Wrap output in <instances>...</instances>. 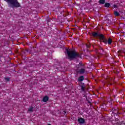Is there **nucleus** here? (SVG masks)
<instances>
[{
	"mask_svg": "<svg viewBox=\"0 0 125 125\" xmlns=\"http://www.w3.org/2000/svg\"><path fill=\"white\" fill-rule=\"evenodd\" d=\"M66 51L68 59H70V60H73V59H76L77 57H79V53H77L76 50L66 49Z\"/></svg>",
	"mask_w": 125,
	"mask_h": 125,
	"instance_id": "f257e3e1",
	"label": "nucleus"
},
{
	"mask_svg": "<svg viewBox=\"0 0 125 125\" xmlns=\"http://www.w3.org/2000/svg\"><path fill=\"white\" fill-rule=\"evenodd\" d=\"M91 35L94 38H99L101 42H103L104 43H107V39L103 34L100 33L99 31L92 32Z\"/></svg>",
	"mask_w": 125,
	"mask_h": 125,
	"instance_id": "f03ea898",
	"label": "nucleus"
},
{
	"mask_svg": "<svg viewBox=\"0 0 125 125\" xmlns=\"http://www.w3.org/2000/svg\"><path fill=\"white\" fill-rule=\"evenodd\" d=\"M6 2L9 4L10 6L12 8H18L21 7V4H20L18 0H4Z\"/></svg>",
	"mask_w": 125,
	"mask_h": 125,
	"instance_id": "7ed1b4c3",
	"label": "nucleus"
},
{
	"mask_svg": "<svg viewBox=\"0 0 125 125\" xmlns=\"http://www.w3.org/2000/svg\"><path fill=\"white\" fill-rule=\"evenodd\" d=\"M85 73V65L80 61L79 63V75H83Z\"/></svg>",
	"mask_w": 125,
	"mask_h": 125,
	"instance_id": "20e7f679",
	"label": "nucleus"
},
{
	"mask_svg": "<svg viewBox=\"0 0 125 125\" xmlns=\"http://www.w3.org/2000/svg\"><path fill=\"white\" fill-rule=\"evenodd\" d=\"M86 122H85V119L83 118H79V124L80 125H86Z\"/></svg>",
	"mask_w": 125,
	"mask_h": 125,
	"instance_id": "39448f33",
	"label": "nucleus"
},
{
	"mask_svg": "<svg viewBox=\"0 0 125 125\" xmlns=\"http://www.w3.org/2000/svg\"><path fill=\"white\" fill-rule=\"evenodd\" d=\"M79 85L81 87V90H82V91H83V92H85L86 87L84 83H80V84H79Z\"/></svg>",
	"mask_w": 125,
	"mask_h": 125,
	"instance_id": "423d86ee",
	"label": "nucleus"
},
{
	"mask_svg": "<svg viewBox=\"0 0 125 125\" xmlns=\"http://www.w3.org/2000/svg\"><path fill=\"white\" fill-rule=\"evenodd\" d=\"M112 114L115 116L116 115V116H118V115H121L122 114V113L119 112V110L116 109L115 108H112Z\"/></svg>",
	"mask_w": 125,
	"mask_h": 125,
	"instance_id": "0eeeda50",
	"label": "nucleus"
},
{
	"mask_svg": "<svg viewBox=\"0 0 125 125\" xmlns=\"http://www.w3.org/2000/svg\"><path fill=\"white\" fill-rule=\"evenodd\" d=\"M83 80H84V77H83V76H79V84H80V83H83L82 82H83Z\"/></svg>",
	"mask_w": 125,
	"mask_h": 125,
	"instance_id": "6e6552de",
	"label": "nucleus"
},
{
	"mask_svg": "<svg viewBox=\"0 0 125 125\" xmlns=\"http://www.w3.org/2000/svg\"><path fill=\"white\" fill-rule=\"evenodd\" d=\"M48 99H49V98L47 96H45L43 97L42 101L43 102H47L48 101Z\"/></svg>",
	"mask_w": 125,
	"mask_h": 125,
	"instance_id": "1a4fd4ad",
	"label": "nucleus"
},
{
	"mask_svg": "<svg viewBox=\"0 0 125 125\" xmlns=\"http://www.w3.org/2000/svg\"><path fill=\"white\" fill-rule=\"evenodd\" d=\"M100 52L99 53V55H102V54H104V50L101 47L99 48Z\"/></svg>",
	"mask_w": 125,
	"mask_h": 125,
	"instance_id": "9d476101",
	"label": "nucleus"
},
{
	"mask_svg": "<svg viewBox=\"0 0 125 125\" xmlns=\"http://www.w3.org/2000/svg\"><path fill=\"white\" fill-rule=\"evenodd\" d=\"M116 116H117V117H115V120H114V122L115 123L120 122V116H119V115H116Z\"/></svg>",
	"mask_w": 125,
	"mask_h": 125,
	"instance_id": "9b49d317",
	"label": "nucleus"
},
{
	"mask_svg": "<svg viewBox=\"0 0 125 125\" xmlns=\"http://www.w3.org/2000/svg\"><path fill=\"white\" fill-rule=\"evenodd\" d=\"M104 7L109 8V7H111V4H110V3L106 2L104 4Z\"/></svg>",
	"mask_w": 125,
	"mask_h": 125,
	"instance_id": "f8f14e48",
	"label": "nucleus"
},
{
	"mask_svg": "<svg viewBox=\"0 0 125 125\" xmlns=\"http://www.w3.org/2000/svg\"><path fill=\"white\" fill-rule=\"evenodd\" d=\"M100 4H104L105 3V0H99Z\"/></svg>",
	"mask_w": 125,
	"mask_h": 125,
	"instance_id": "ddd939ff",
	"label": "nucleus"
},
{
	"mask_svg": "<svg viewBox=\"0 0 125 125\" xmlns=\"http://www.w3.org/2000/svg\"><path fill=\"white\" fill-rule=\"evenodd\" d=\"M114 15H115V16H117V17L120 16V13H119L117 11H114Z\"/></svg>",
	"mask_w": 125,
	"mask_h": 125,
	"instance_id": "4468645a",
	"label": "nucleus"
},
{
	"mask_svg": "<svg viewBox=\"0 0 125 125\" xmlns=\"http://www.w3.org/2000/svg\"><path fill=\"white\" fill-rule=\"evenodd\" d=\"M107 42L108 44H112V39L109 38L108 39V41L107 40Z\"/></svg>",
	"mask_w": 125,
	"mask_h": 125,
	"instance_id": "2eb2a0df",
	"label": "nucleus"
},
{
	"mask_svg": "<svg viewBox=\"0 0 125 125\" xmlns=\"http://www.w3.org/2000/svg\"><path fill=\"white\" fill-rule=\"evenodd\" d=\"M107 83H108V84H110V85H112V84H113L112 83H111V79H107Z\"/></svg>",
	"mask_w": 125,
	"mask_h": 125,
	"instance_id": "dca6fc26",
	"label": "nucleus"
},
{
	"mask_svg": "<svg viewBox=\"0 0 125 125\" xmlns=\"http://www.w3.org/2000/svg\"><path fill=\"white\" fill-rule=\"evenodd\" d=\"M111 122H112L113 125H120V123L119 122H116L115 123H113V122H114V119L112 120Z\"/></svg>",
	"mask_w": 125,
	"mask_h": 125,
	"instance_id": "f3484780",
	"label": "nucleus"
},
{
	"mask_svg": "<svg viewBox=\"0 0 125 125\" xmlns=\"http://www.w3.org/2000/svg\"><path fill=\"white\" fill-rule=\"evenodd\" d=\"M33 109H34V107H31L30 108L28 109V111L29 112H33Z\"/></svg>",
	"mask_w": 125,
	"mask_h": 125,
	"instance_id": "a211bd4d",
	"label": "nucleus"
},
{
	"mask_svg": "<svg viewBox=\"0 0 125 125\" xmlns=\"http://www.w3.org/2000/svg\"><path fill=\"white\" fill-rule=\"evenodd\" d=\"M90 46H91V45H90V43H87L86 44V46L87 48H89V47H90Z\"/></svg>",
	"mask_w": 125,
	"mask_h": 125,
	"instance_id": "6ab92c4d",
	"label": "nucleus"
},
{
	"mask_svg": "<svg viewBox=\"0 0 125 125\" xmlns=\"http://www.w3.org/2000/svg\"><path fill=\"white\" fill-rule=\"evenodd\" d=\"M62 114L66 117L67 116V111L66 110L63 111Z\"/></svg>",
	"mask_w": 125,
	"mask_h": 125,
	"instance_id": "aec40b11",
	"label": "nucleus"
},
{
	"mask_svg": "<svg viewBox=\"0 0 125 125\" xmlns=\"http://www.w3.org/2000/svg\"><path fill=\"white\" fill-rule=\"evenodd\" d=\"M79 58H81V59H82V52H80L79 53Z\"/></svg>",
	"mask_w": 125,
	"mask_h": 125,
	"instance_id": "412c9836",
	"label": "nucleus"
},
{
	"mask_svg": "<svg viewBox=\"0 0 125 125\" xmlns=\"http://www.w3.org/2000/svg\"><path fill=\"white\" fill-rule=\"evenodd\" d=\"M5 80L6 81V82H9V78H5Z\"/></svg>",
	"mask_w": 125,
	"mask_h": 125,
	"instance_id": "4be33fe9",
	"label": "nucleus"
},
{
	"mask_svg": "<svg viewBox=\"0 0 125 125\" xmlns=\"http://www.w3.org/2000/svg\"><path fill=\"white\" fill-rule=\"evenodd\" d=\"M113 7H114V8H118V5H117L116 4H114Z\"/></svg>",
	"mask_w": 125,
	"mask_h": 125,
	"instance_id": "5701e85b",
	"label": "nucleus"
},
{
	"mask_svg": "<svg viewBox=\"0 0 125 125\" xmlns=\"http://www.w3.org/2000/svg\"><path fill=\"white\" fill-rule=\"evenodd\" d=\"M86 101L88 102V103L89 104H91V103L90 102V101H89L88 100V99H87V98L86 99Z\"/></svg>",
	"mask_w": 125,
	"mask_h": 125,
	"instance_id": "b1692460",
	"label": "nucleus"
},
{
	"mask_svg": "<svg viewBox=\"0 0 125 125\" xmlns=\"http://www.w3.org/2000/svg\"><path fill=\"white\" fill-rule=\"evenodd\" d=\"M119 125H125V123H123V122L120 123Z\"/></svg>",
	"mask_w": 125,
	"mask_h": 125,
	"instance_id": "393cba45",
	"label": "nucleus"
},
{
	"mask_svg": "<svg viewBox=\"0 0 125 125\" xmlns=\"http://www.w3.org/2000/svg\"><path fill=\"white\" fill-rule=\"evenodd\" d=\"M80 102L81 103H83V100H80Z\"/></svg>",
	"mask_w": 125,
	"mask_h": 125,
	"instance_id": "a878e982",
	"label": "nucleus"
},
{
	"mask_svg": "<svg viewBox=\"0 0 125 125\" xmlns=\"http://www.w3.org/2000/svg\"><path fill=\"white\" fill-rule=\"evenodd\" d=\"M79 74V70H76V75H78Z\"/></svg>",
	"mask_w": 125,
	"mask_h": 125,
	"instance_id": "bb28decb",
	"label": "nucleus"
},
{
	"mask_svg": "<svg viewBox=\"0 0 125 125\" xmlns=\"http://www.w3.org/2000/svg\"><path fill=\"white\" fill-rule=\"evenodd\" d=\"M44 51H45V50H44L43 51L42 49L40 50V51H41V52H44Z\"/></svg>",
	"mask_w": 125,
	"mask_h": 125,
	"instance_id": "cd10ccee",
	"label": "nucleus"
},
{
	"mask_svg": "<svg viewBox=\"0 0 125 125\" xmlns=\"http://www.w3.org/2000/svg\"><path fill=\"white\" fill-rule=\"evenodd\" d=\"M118 52H119V53H120V52H121V51H119Z\"/></svg>",
	"mask_w": 125,
	"mask_h": 125,
	"instance_id": "c85d7f7f",
	"label": "nucleus"
},
{
	"mask_svg": "<svg viewBox=\"0 0 125 125\" xmlns=\"http://www.w3.org/2000/svg\"><path fill=\"white\" fill-rule=\"evenodd\" d=\"M48 125H51V124H48Z\"/></svg>",
	"mask_w": 125,
	"mask_h": 125,
	"instance_id": "c756f323",
	"label": "nucleus"
},
{
	"mask_svg": "<svg viewBox=\"0 0 125 125\" xmlns=\"http://www.w3.org/2000/svg\"><path fill=\"white\" fill-rule=\"evenodd\" d=\"M88 51H89L88 50H87V52H88Z\"/></svg>",
	"mask_w": 125,
	"mask_h": 125,
	"instance_id": "7c9ffc66",
	"label": "nucleus"
},
{
	"mask_svg": "<svg viewBox=\"0 0 125 125\" xmlns=\"http://www.w3.org/2000/svg\"><path fill=\"white\" fill-rule=\"evenodd\" d=\"M98 57H99V58H100V56H99Z\"/></svg>",
	"mask_w": 125,
	"mask_h": 125,
	"instance_id": "2f4dec72",
	"label": "nucleus"
},
{
	"mask_svg": "<svg viewBox=\"0 0 125 125\" xmlns=\"http://www.w3.org/2000/svg\"><path fill=\"white\" fill-rule=\"evenodd\" d=\"M85 56H87V55H85Z\"/></svg>",
	"mask_w": 125,
	"mask_h": 125,
	"instance_id": "473e14b6",
	"label": "nucleus"
},
{
	"mask_svg": "<svg viewBox=\"0 0 125 125\" xmlns=\"http://www.w3.org/2000/svg\"><path fill=\"white\" fill-rule=\"evenodd\" d=\"M79 20H80V18L79 19Z\"/></svg>",
	"mask_w": 125,
	"mask_h": 125,
	"instance_id": "72a5a7b5",
	"label": "nucleus"
},
{
	"mask_svg": "<svg viewBox=\"0 0 125 125\" xmlns=\"http://www.w3.org/2000/svg\"><path fill=\"white\" fill-rule=\"evenodd\" d=\"M80 38H79V40H80Z\"/></svg>",
	"mask_w": 125,
	"mask_h": 125,
	"instance_id": "f704fd0d",
	"label": "nucleus"
}]
</instances>
